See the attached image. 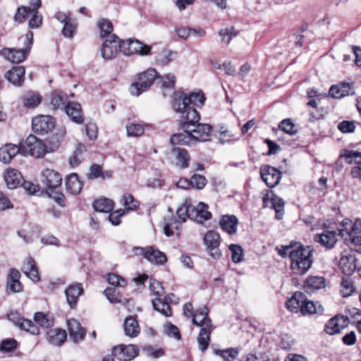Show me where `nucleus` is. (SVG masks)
<instances>
[{"mask_svg": "<svg viewBox=\"0 0 361 361\" xmlns=\"http://www.w3.org/2000/svg\"><path fill=\"white\" fill-rule=\"evenodd\" d=\"M158 78V73L154 68H150L137 75V80L130 87L132 95L139 96L147 91Z\"/></svg>", "mask_w": 361, "mask_h": 361, "instance_id": "0eeeda50", "label": "nucleus"}, {"mask_svg": "<svg viewBox=\"0 0 361 361\" xmlns=\"http://www.w3.org/2000/svg\"><path fill=\"white\" fill-rule=\"evenodd\" d=\"M219 225L222 230L232 235L237 232L238 220L234 215H224L220 219Z\"/></svg>", "mask_w": 361, "mask_h": 361, "instance_id": "bb28decb", "label": "nucleus"}, {"mask_svg": "<svg viewBox=\"0 0 361 361\" xmlns=\"http://www.w3.org/2000/svg\"><path fill=\"white\" fill-rule=\"evenodd\" d=\"M25 69L23 66H13L5 73V78L16 87L23 85L25 81Z\"/></svg>", "mask_w": 361, "mask_h": 361, "instance_id": "4be33fe9", "label": "nucleus"}, {"mask_svg": "<svg viewBox=\"0 0 361 361\" xmlns=\"http://www.w3.org/2000/svg\"><path fill=\"white\" fill-rule=\"evenodd\" d=\"M77 27L78 23L76 20L72 18L63 25L61 33L65 37L71 39L73 37Z\"/></svg>", "mask_w": 361, "mask_h": 361, "instance_id": "5fc2aeb1", "label": "nucleus"}, {"mask_svg": "<svg viewBox=\"0 0 361 361\" xmlns=\"http://www.w3.org/2000/svg\"><path fill=\"white\" fill-rule=\"evenodd\" d=\"M20 277V272L14 269H11L9 271L7 279V286L13 293H19L23 290V286L19 279Z\"/></svg>", "mask_w": 361, "mask_h": 361, "instance_id": "72a5a7b5", "label": "nucleus"}, {"mask_svg": "<svg viewBox=\"0 0 361 361\" xmlns=\"http://www.w3.org/2000/svg\"><path fill=\"white\" fill-rule=\"evenodd\" d=\"M84 289L81 283L70 284L65 290L66 301L71 308H75L79 298L83 294Z\"/></svg>", "mask_w": 361, "mask_h": 361, "instance_id": "aec40b11", "label": "nucleus"}, {"mask_svg": "<svg viewBox=\"0 0 361 361\" xmlns=\"http://www.w3.org/2000/svg\"><path fill=\"white\" fill-rule=\"evenodd\" d=\"M203 244L207 253L213 259H218L222 256L221 250V238L215 231H208L203 237Z\"/></svg>", "mask_w": 361, "mask_h": 361, "instance_id": "6e6552de", "label": "nucleus"}, {"mask_svg": "<svg viewBox=\"0 0 361 361\" xmlns=\"http://www.w3.org/2000/svg\"><path fill=\"white\" fill-rule=\"evenodd\" d=\"M305 295L300 291L295 292L290 298H289L286 305L290 312H296L301 309L302 304L305 302Z\"/></svg>", "mask_w": 361, "mask_h": 361, "instance_id": "e433bc0d", "label": "nucleus"}, {"mask_svg": "<svg viewBox=\"0 0 361 361\" xmlns=\"http://www.w3.org/2000/svg\"><path fill=\"white\" fill-rule=\"evenodd\" d=\"M356 252L354 247H351L348 250H344L340 256V269L346 276H351L357 269Z\"/></svg>", "mask_w": 361, "mask_h": 361, "instance_id": "9d476101", "label": "nucleus"}, {"mask_svg": "<svg viewBox=\"0 0 361 361\" xmlns=\"http://www.w3.org/2000/svg\"><path fill=\"white\" fill-rule=\"evenodd\" d=\"M260 175L263 181L269 188L276 186L281 178V171L276 168L268 165L261 167Z\"/></svg>", "mask_w": 361, "mask_h": 361, "instance_id": "f3484780", "label": "nucleus"}, {"mask_svg": "<svg viewBox=\"0 0 361 361\" xmlns=\"http://www.w3.org/2000/svg\"><path fill=\"white\" fill-rule=\"evenodd\" d=\"M22 270L32 281L38 282L40 280L36 262L32 257H29L26 259L23 265Z\"/></svg>", "mask_w": 361, "mask_h": 361, "instance_id": "7c9ffc66", "label": "nucleus"}, {"mask_svg": "<svg viewBox=\"0 0 361 361\" xmlns=\"http://www.w3.org/2000/svg\"><path fill=\"white\" fill-rule=\"evenodd\" d=\"M8 319L12 322L19 329L24 330L32 335L39 334V329L31 320L21 317L17 312H11L8 315Z\"/></svg>", "mask_w": 361, "mask_h": 361, "instance_id": "dca6fc26", "label": "nucleus"}, {"mask_svg": "<svg viewBox=\"0 0 361 361\" xmlns=\"http://www.w3.org/2000/svg\"><path fill=\"white\" fill-rule=\"evenodd\" d=\"M145 258L156 265H163L167 262L166 254L152 247L146 248Z\"/></svg>", "mask_w": 361, "mask_h": 361, "instance_id": "c756f323", "label": "nucleus"}, {"mask_svg": "<svg viewBox=\"0 0 361 361\" xmlns=\"http://www.w3.org/2000/svg\"><path fill=\"white\" fill-rule=\"evenodd\" d=\"M314 240L326 248H331L337 242L336 233L334 231L324 230L322 233L314 235Z\"/></svg>", "mask_w": 361, "mask_h": 361, "instance_id": "393cba45", "label": "nucleus"}, {"mask_svg": "<svg viewBox=\"0 0 361 361\" xmlns=\"http://www.w3.org/2000/svg\"><path fill=\"white\" fill-rule=\"evenodd\" d=\"M114 357L121 361H130L138 355V348L136 345L121 344L112 350Z\"/></svg>", "mask_w": 361, "mask_h": 361, "instance_id": "2eb2a0df", "label": "nucleus"}, {"mask_svg": "<svg viewBox=\"0 0 361 361\" xmlns=\"http://www.w3.org/2000/svg\"><path fill=\"white\" fill-rule=\"evenodd\" d=\"M93 207L97 212L106 213L113 209L114 202L108 198H101L94 202Z\"/></svg>", "mask_w": 361, "mask_h": 361, "instance_id": "37998d69", "label": "nucleus"}, {"mask_svg": "<svg viewBox=\"0 0 361 361\" xmlns=\"http://www.w3.org/2000/svg\"><path fill=\"white\" fill-rule=\"evenodd\" d=\"M123 53L125 55L138 54L147 56L151 54L152 47L142 43L138 39H129L126 41L122 40Z\"/></svg>", "mask_w": 361, "mask_h": 361, "instance_id": "f8f14e48", "label": "nucleus"}, {"mask_svg": "<svg viewBox=\"0 0 361 361\" xmlns=\"http://www.w3.org/2000/svg\"><path fill=\"white\" fill-rule=\"evenodd\" d=\"M121 204L128 211H133L139 207V202L134 199L130 194L123 195L121 199Z\"/></svg>", "mask_w": 361, "mask_h": 361, "instance_id": "6e6d98bb", "label": "nucleus"}, {"mask_svg": "<svg viewBox=\"0 0 361 361\" xmlns=\"http://www.w3.org/2000/svg\"><path fill=\"white\" fill-rule=\"evenodd\" d=\"M104 293L108 300L111 303L121 302V295L114 288H108L105 289Z\"/></svg>", "mask_w": 361, "mask_h": 361, "instance_id": "338daca9", "label": "nucleus"}, {"mask_svg": "<svg viewBox=\"0 0 361 361\" xmlns=\"http://www.w3.org/2000/svg\"><path fill=\"white\" fill-rule=\"evenodd\" d=\"M264 205L266 207H271L275 210L276 217L277 219H281L283 215L284 211V202L283 200L273 194L269 197V194H267L263 197Z\"/></svg>", "mask_w": 361, "mask_h": 361, "instance_id": "412c9836", "label": "nucleus"}, {"mask_svg": "<svg viewBox=\"0 0 361 361\" xmlns=\"http://www.w3.org/2000/svg\"><path fill=\"white\" fill-rule=\"evenodd\" d=\"M66 332L63 329H54L47 332V340L49 344L54 346L61 345L66 341Z\"/></svg>", "mask_w": 361, "mask_h": 361, "instance_id": "2f4dec72", "label": "nucleus"}, {"mask_svg": "<svg viewBox=\"0 0 361 361\" xmlns=\"http://www.w3.org/2000/svg\"><path fill=\"white\" fill-rule=\"evenodd\" d=\"M4 179L9 189H15L22 184L23 178L20 171L13 168H7L4 173Z\"/></svg>", "mask_w": 361, "mask_h": 361, "instance_id": "5701e85b", "label": "nucleus"}, {"mask_svg": "<svg viewBox=\"0 0 361 361\" xmlns=\"http://www.w3.org/2000/svg\"><path fill=\"white\" fill-rule=\"evenodd\" d=\"M191 202L190 200H185L183 204L179 207L176 211L178 219L173 216L165 219L164 231L166 236L170 237L174 234H178L181 228V224L189 219V210H190Z\"/></svg>", "mask_w": 361, "mask_h": 361, "instance_id": "39448f33", "label": "nucleus"}, {"mask_svg": "<svg viewBox=\"0 0 361 361\" xmlns=\"http://www.w3.org/2000/svg\"><path fill=\"white\" fill-rule=\"evenodd\" d=\"M215 355L220 356L224 361H233L237 358L239 351L237 348H230L225 350H214Z\"/></svg>", "mask_w": 361, "mask_h": 361, "instance_id": "de8ad7c7", "label": "nucleus"}, {"mask_svg": "<svg viewBox=\"0 0 361 361\" xmlns=\"http://www.w3.org/2000/svg\"><path fill=\"white\" fill-rule=\"evenodd\" d=\"M173 152L176 154L178 164L183 169L187 168L190 160V156L188 152L183 149L174 148Z\"/></svg>", "mask_w": 361, "mask_h": 361, "instance_id": "864d4df0", "label": "nucleus"}, {"mask_svg": "<svg viewBox=\"0 0 361 361\" xmlns=\"http://www.w3.org/2000/svg\"><path fill=\"white\" fill-rule=\"evenodd\" d=\"M229 250L231 252V259L234 263H240L243 260L244 252L241 246L236 244L229 245Z\"/></svg>", "mask_w": 361, "mask_h": 361, "instance_id": "4d7b16f0", "label": "nucleus"}, {"mask_svg": "<svg viewBox=\"0 0 361 361\" xmlns=\"http://www.w3.org/2000/svg\"><path fill=\"white\" fill-rule=\"evenodd\" d=\"M276 250L281 257H289L290 268L295 275L306 274L314 261L313 249L300 243L291 242L289 245L277 247Z\"/></svg>", "mask_w": 361, "mask_h": 361, "instance_id": "f257e3e1", "label": "nucleus"}, {"mask_svg": "<svg viewBox=\"0 0 361 361\" xmlns=\"http://www.w3.org/2000/svg\"><path fill=\"white\" fill-rule=\"evenodd\" d=\"M318 302L314 303L312 301H306L305 300V302L301 305L300 312L302 315L305 314H313L322 312L323 311L322 307L319 305Z\"/></svg>", "mask_w": 361, "mask_h": 361, "instance_id": "a18cd8bd", "label": "nucleus"}, {"mask_svg": "<svg viewBox=\"0 0 361 361\" xmlns=\"http://www.w3.org/2000/svg\"><path fill=\"white\" fill-rule=\"evenodd\" d=\"M205 98L201 92H192L187 94L183 92H176L173 94L172 107L175 111L183 116L194 111L200 115L195 106H201L204 103Z\"/></svg>", "mask_w": 361, "mask_h": 361, "instance_id": "f03ea898", "label": "nucleus"}, {"mask_svg": "<svg viewBox=\"0 0 361 361\" xmlns=\"http://www.w3.org/2000/svg\"><path fill=\"white\" fill-rule=\"evenodd\" d=\"M175 52L164 49L160 52L157 53L155 56L156 63L160 66H166L173 61V56Z\"/></svg>", "mask_w": 361, "mask_h": 361, "instance_id": "c03bdc74", "label": "nucleus"}, {"mask_svg": "<svg viewBox=\"0 0 361 361\" xmlns=\"http://www.w3.org/2000/svg\"><path fill=\"white\" fill-rule=\"evenodd\" d=\"M325 331L329 335H334L338 333V315L336 314L330 319L325 325Z\"/></svg>", "mask_w": 361, "mask_h": 361, "instance_id": "052dcab7", "label": "nucleus"}, {"mask_svg": "<svg viewBox=\"0 0 361 361\" xmlns=\"http://www.w3.org/2000/svg\"><path fill=\"white\" fill-rule=\"evenodd\" d=\"M34 319L36 323L44 328H50L54 325L52 317L43 312L35 313Z\"/></svg>", "mask_w": 361, "mask_h": 361, "instance_id": "3c124183", "label": "nucleus"}, {"mask_svg": "<svg viewBox=\"0 0 361 361\" xmlns=\"http://www.w3.org/2000/svg\"><path fill=\"white\" fill-rule=\"evenodd\" d=\"M161 80V88L164 96H166L173 92L175 86L176 77L171 73H168L162 77H160Z\"/></svg>", "mask_w": 361, "mask_h": 361, "instance_id": "ea45409f", "label": "nucleus"}, {"mask_svg": "<svg viewBox=\"0 0 361 361\" xmlns=\"http://www.w3.org/2000/svg\"><path fill=\"white\" fill-rule=\"evenodd\" d=\"M30 7L20 6L18 8L16 13L14 16V20L20 23H24L27 18L28 16L32 13L30 11Z\"/></svg>", "mask_w": 361, "mask_h": 361, "instance_id": "bf43d9fd", "label": "nucleus"}, {"mask_svg": "<svg viewBox=\"0 0 361 361\" xmlns=\"http://www.w3.org/2000/svg\"><path fill=\"white\" fill-rule=\"evenodd\" d=\"M325 287V279L322 276H308L305 281V288L307 291H314Z\"/></svg>", "mask_w": 361, "mask_h": 361, "instance_id": "58836bf2", "label": "nucleus"}, {"mask_svg": "<svg viewBox=\"0 0 361 361\" xmlns=\"http://www.w3.org/2000/svg\"><path fill=\"white\" fill-rule=\"evenodd\" d=\"M67 325L70 337L74 343H79L85 338V331L78 320L70 319L67 321Z\"/></svg>", "mask_w": 361, "mask_h": 361, "instance_id": "b1692460", "label": "nucleus"}, {"mask_svg": "<svg viewBox=\"0 0 361 361\" xmlns=\"http://www.w3.org/2000/svg\"><path fill=\"white\" fill-rule=\"evenodd\" d=\"M42 99L39 94L28 92L24 95L23 104L27 108H35L41 103Z\"/></svg>", "mask_w": 361, "mask_h": 361, "instance_id": "603ef678", "label": "nucleus"}, {"mask_svg": "<svg viewBox=\"0 0 361 361\" xmlns=\"http://www.w3.org/2000/svg\"><path fill=\"white\" fill-rule=\"evenodd\" d=\"M279 129L284 133L293 135L297 133L295 124L290 119H284L279 124Z\"/></svg>", "mask_w": 361, "mask_h": 361, "instance_id": "0e129e2a", "label": "nucleus"}, {"mask_svg": "<svg viewBox=\"0 0 361 361\" xmlns=\"http://www.w3.org/2000/svg\"><path fill=\"white\" fill-rule=\"evenodd\" d=\"M189 219L197 223L202 224L212 217V214L208 211V207L203 202H199L196 206L191 204Z\"/></svg>", "mask_w": 361, "mask_h": 361, "instance_id": "a211bd4d", "label": "nucleus"}, {"mask_svg": "<svg viewBox=\"0 0 361 361\" xmlns=\"http://www.w3.org/2000/svg\"><path fill=\"white\" fill-rule=\"evenodd\" d=\"M86 150L85 146L79 143L75 149L73 151V154L69 158V165L71 168H75L79 166L82 160V154Z\"/></svg>", "mask_w": 361, "mask_h": 361, "instance_id": "a19ab883", "label": "nucleus"}, {"mask_svg": "<svg viewBox=\"0 0 361 361\" xmlns=\"http://www.w3.org/2000/svg\"><path fill=\"white\" fill-rule=\"evenodd\" d=\"M341 288L342 289L340 292L342 294L343 298H346L348 296L351 295L355 292V287L353 286V283L350 279H343L341 281Z\"/></svg>", "mask_w": 361, "mask_h": 361, "instance_id": "13d9d810", "label": "nucleus"}, {"mask_svg": "<svg viewBox=\"0 0 361 361\" xmlns=\"http://www.w3.org/2000/svg\"><path fill=\"white\" fill-rule=\"evenodd\" d=\"M32 44L33 32L28 31L25 37L24 47L23 49L5 47L0 51V56L13 63H20L24 61L28 56Z\"/></svg>", "mask_w": 361, "mask_h": 361, "instance_id": "423d86ee", "label": "nucleus"}, {"mask_svg": "<svg viewBox=\"0 0 361 361\" xmlns=\"http://www.w3.org/2000/svg\"><path fill=\"white\" fill-rule=\"evenodd\" d=\"M152 305L154 308L161 313L163 315L166 317L171 316V309L170 305L162 300L160 298H156L152 300Z\"/></svg>", "mask_w": 361, "mask_h": 361, "instance_id": "09e8293b", "label": "nucleus"}, {"mask_svg": "<svg viewBox=\"0 0 361 361\" xmlns=\"http://www.w3.org/2000/svg\"><path fill=\"white\" fill-rule=\"evenodd\" d=\"M123 328L126 336L130 338L137 337L140 331L137 321L132 316L126 318Z\"/></svg>", "mask_w": 361, "mask_h": 361, "instance_id": "473e14b6", "label": "nucleus"}, {"mask_svg": "<svg viewBox=\"0 0 361 361\" xmlns=\"http://www.w3.org/2000/svg\"><path fill=\"white\" fill-rule=\"evenodd\" d=\"M66 99V95H64L62 92L55 91L51 94V104L55 108H59L64 105Z\"/></svg>", "mask_w": 361, "mask_h": 361, "instance_id": "680f3d73", "label": "nucleus"}, {"mask_svg": "<svg viewBox=\"0 0 361 361\" xmlns=\"http://www.w3.org/2000/svg\"><path fill=\"white\" fill-rule=\"evenodd\" d=\"M212 126L209 124L200 123L199 121L195 126L190 127V134L193 142H206L209 140V136L212 133Z\"/></svg>", "mask_w": 361, "mask_h": 361, "instance_id": "6ab92c4d", "label": "nucleus"}, {"mask_svg": "<svg viewBox=\"0 0 361 361\" xmlns=\"http://www.w3.org/2000/svg\"><path fill=\"white\" fill-rule=\"evenodd\" d=\"M192 324L203 327H212V320L208 317V309L204 306L195 310V314L191 318Z\"/></svg>", "mask_w": 361, "mask_h": 361, "instance_id": "a878e982", "label": "nucleus"}, {"mask_svg": "<svg viewBox=\"0 0 361 361\" xmlns=\"http://www.w3.org/2000/svg\"><path fill=\"white\" fill-rule=\"evenodd\" d=\"M149 290L153 295L160 298L165 293L161 284L157 280L152 279H150L149 282Z\"/></svg>", "mask_w": 361, "mask_h": 361, "instance_id": "e2e57ef3", "label": "nucleus"}, {"mask_svg": "<svg viewBox=\"0 0 361 361\" xmlns=\"http://www.w3.org/2000/svg\"><path fill=\"white\" fill-rule=\"evenodd\" d=\"M214 327H203L200 329L197 337L199 349L204 352L209 346L210 342V335Z\"/></svg>", "mask_w": 361, "mask_h": 361, "instance_id": "4c0bfd02", "label": "nucleus"}, {"mask_svg": "<svg viewBox=\"0 0 361 361\" xmlns=\"http://www.w3.org/2000/svg\"><path fill=\"white\" fill-rule=\"evenodd\" d=\"M357 150L343 149L340 153V158H345L349 164L355 163L351 170L353 177L361 179V142L357 145Z\"/></svg>", "mask_w": 361, "mask_h": 361, "instance_id": "9b49d317", "label": "nucleus"}, {"mask_svg": "<svg viewBox=\"0 0 361 361\" xmlns=\"http://www.w3.org/2000/svg\"><path fill=\"white\" fill-rule=\"evenodd\" d=\"M66 187L71 194L78 195L82 190V183L76 173H71L66 178Z\"/></svg>", "mask_w": 361, "mask_h": 361, "instance_id": "f704fd0d", "label": "nucleus"}, {"mask_svg": "<svg viewBox=\"0 0 361 361\" xmlns=\"http://www.w3.org/2000/svg\"><path fill=\"white\" fill-rule=\"evenodd\" d=\"M355 226V221L353 222L349 219H344L340 222V237H341L345 243L348 244V236L353 231V228Z\"/></svg>", "mask_w": 361, "mask_h": 361, "instance_id": "79ce46f5", "label": "nucleus"}, {"mask_svg": "<svg viewBox=\"0 0 361 361\" xmlns=\"http://www.w3.org/2000/svg\"><path fill=\"white\" fill-rule=\"evenodd\" d=\"M97 25L99 30L100 37H106L111 35L114 30L112 23L107 19L102 18L99 20Z\"/></svg>", "mask_w": 361, "mask_h": 361, "instance_id": "8fccbe9b", "label": "nucleus"}, {"mask_svg": "<svg viewBox=\"0 0 361 361\" xmlns=\"http://www.w3.org/2000/svg\"><path fill=\"white\" fill-rule=\"evenodd\" d=\"M148 125L141 123H130L126 125V132L128 137H140L145 133V128Z\"/></svg>", "mask_w": 361, "mask_h": 361, "instance_id": "49530a36", "label": "nucleus"}, {"mask_svg": "<svg viewBox=\"0 0 361 361\" xmlns=\"http://www.w3.org/2000/svg\"><path fill=\"white\" fill-rule=\"evenodd\" d=\"M33 130L39 134H45L51 131L55 127L54 118L50 116H37L32 121Z\"/></svg>", "mask_w": 361, "mask_h": 361, "instance_id": "4468645a", "label": "nucleus"}, {"mask_svg": "<svg viewBox=\"0 0 361 361\" xmlns=\"http://www.w3.org/2000/svg\"><path fill=\"white\" fill-rule=\"evenodd\" d=\"M41 182L49 197L60 206H65V196L59 190L62 183V176L54 169H45L41 173Z\"/></svg>", "mask_w": 361, "mask_h": 361, "instance_id": "7ed1b4c3", "label": "nucleus"}, {"mask_svg": "<svg viewBox=\"0 0 361 361\" xmlns=\"http://www.w3.org/2000/svg\"><path fill=\"white\" fill-rule=\"evenodd\" d=\"M354 247L356 252L361 253V221H355V226L353 231L348 236V244Z\"/></svg>", "mask_w": 361, "mask_h": 361, "instance_id": "c85d7f7f", "label": "nucleus"}, {"mask_svg": "<svg viewBox=\"0 0 361 361\" xmlns=\"http://www.w3.org/2000/svg\"><path fill=\"white\" fill-rule=\"evenodd\" d=\"M190 183L192 188L200 190L205 186L207 180L202 175L195 174L190 178Z\"/></svg>", "mask_w": 361, "mask_h": 361, "instance_id": "774afa93", "label": "nucleus"}, {"mask_svg": "<svg viewBox=\"0 0 361 361\" xmlns=\"http://www.w3.org/2000/svg\"><path fill=\"white\" fill-rule=\"evenodd\" d=\"M20 147L13 144H6L0 147V161L9 164L11 160L20 152Z\"/></svg>", "mask_w": 361, "mask_h": 361, "instance_id": "cd10ccee", "label": "nucleus"}, {"mask_svg": "<svg viewBox=\"0 0 361 361\" xmlns=\"http://www.w3.org/2000/svg\"><path fill=\"white\" fill-rule=\"evenodd\" d=\"M66 114L76 123L82 122L80 104L77 102H69L66 106Z\"/></svg>", "mask_w": 361, "mask_h": 361, "instance_id": "c9c22d12", "label": "nucleus"}, {"mask_svg": "<svg viewBox=\"0 0 361 361\" xmlns=\"http://www.w3.org/2000/svg\"><path fill=\"white\" fill-rule=\"evenodd\" d=\"M200 119V116L194 111H189L188 114L183 113V116L179 115L180 126L183 130V133L173 135L170 139L171 143L174 145H192L194 142L190 134V127L195 126Z\"/></svg>", "mask_w": 361, "mask_h": 361, "instance_id": "20e7f679", "label": "nucleus"}, {"mask_svg": "<svg viewBox=\"0 0 361 361\" xmlns=\"http://www.w3.org/2000/svg\"><path fill=\"white\" fill-rule=\"evenodd\" d=\"M107 281L115 287H125L127 284V281L124 278L115 274H108Z\"/></svg>", "mask_w": 361, "mask_h": 361, "instance_id": "69168bd1", "label": "nucleus"}, {"mask_svg": "<svg viewBox=\"0 0 361 361\" xmlns=\"http://www.w3.org/2000/svg\"><path fill=\"white\" fill-rule=\"evenodd\" d=\"M122 40L116 35L112 34L103 43L101 48L102 56L105 60H111L115 58L118 53H123Z\"/></svg>", "mask_w": 361, "mask_h": 361, "instance_id": "1a4fd4ad", "label": "nucleus"}, {"mask_svg": "<svg viewBox=\"0 0 361 361\" xmlns=\"http://www.w3.org/2000/svg\"><path fill=\"white\" fill-rule=\"evenodd\" d=\"M23 147L27 152L35 158H42L47 152L44 143L32 135L27 137Z\"/></svg>", "mask_w": 361, "mask_h": 361, "instance_id": "ddd939ff", "label": "nucleus"}]
</instances>
